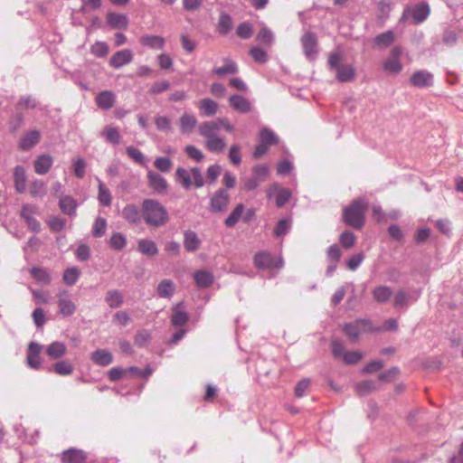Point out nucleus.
Wrapping results in <instances>:
<instances>
[{
  "label": "nucleus",
  "mask_w": 463,
  "mask_h": 463,
  "mask_svg": "<svg viewBox=\"0 0 463 463\" xmlns=\"http://www.w3.org/2000/svg\"><path fill=\"white\" fill-rule=\"evenodd\" d=\"M221 128L229 133L234 131V126L226 118L203 121L198 127L199 134L205 138L204 146L211 153L220 154L227 146L224 137L218 135Z\"/></svg>",
  "instance_id": "f257e3e1"
},
{
  "label": "nucleus",
  "mask_w": 463,
  "mask_h": 463,
  "mask_svg": "<svg viewBox=\"0 0 463 463\" xmlns=\"http://www.w3.org/2000/svg\"><path fill=\"white\" fill-rule=\"evenodd\" d=\"M142 219L152 228L165 226L169 221L166 208L156 199H144L141 203Z\"/></svg>",
  "instance_id": "f03ea898"
},
{
  "label": "nucleus",
  "mask_w": 463,
  "mask_h": 463,
  "mask_svg": "<svg viewBox=\"0 0 463 463\" xmlns=\"http://www.w3.org/2000/svg\"><path fill=\"white\" fill-rule=\"evenodd\" d=\"M368 207V203L364 198H358L345 207L343 213L345 222L354 228L361 229L364 224V214Z\"/></svg>",
  "instance_id": "7ed1b4c3"
},
{
  "label": "nucleus",
  "mask_w": 463,
  "mask_h": 463,
  "mask_svg": "<svg viewBox=\"0 0 463 463\" xmlns=\"http://www.w3.org/2000/svg\"><path fill=\"white\" fill-rule=\"evenodd\" d=\"M342 54L338 52H332L328 58V68L335 71V79L340 82H350L355 77V69L351 64L342 63Z\"/></svg>",
  "instance_id": "20e7f679"
},
{
  "label": "nucleus",
  "mask_w": 463,
  "mask_h": 463,
  "mask_svg": "<svg viewBox=\"0 0 463 463\" xmlns=\"http://www.w3.org/2000/svg\"><path fill=\"white\" fill-rule=\"evenodd\" d=\"M342 328L353 343L358 342L359 336L363 333L380 331V327L373 326L371 320L365 318L345 323L343 325Z\"/></svg>",
  "instance_id": "39448f33"
},
{
  "label": "nucleus",
  "mask_w": 463,
  "mask_h": 463,
  "mask_svg": "<svg viewBox=\"0 0 463 463\" xmlns=\"http://www.w3.org/2000/svg\"><path fill=\"white\" fill-rule=\"evenodd\" d=\"M175 175L177 181L185 190H189L193 185L196 188H201L204 184L203 176L198 167H192L190 170L178 167Z\"/></svg>",
  "instance_id": "423d86ee"
},
{
  "label": "nucleus",
  "mask_w": 463,
  "mask_h": 463,
  "mask_svg": "<svg viewBox=\"0 0 463 463\" xmlns=\"http://www.w3.org/2000/svg\"><path fill=\"white\" fill-rule=\"evenodd\" d=\"M430 14V5L427 3L422 2L414 5L407 6L403 10L400 22L405 23L409 16H411L414 24H420L428 18Z\"/></svg>",
  "instance_id": "0eeeda50"
},
{
  "label": "nucleus",
  "mask_w": 463,
  "mask_h": 463,
  "mask_svg": "<svg viewBox=\"0 0 463 463\" xmlns=\"http://www.w3.org/2000/svg\"><path fill=\"white\" fill-rule=\"evenodd\" d=\"M254 264L260 269L275 270L282 268L283 260L281 258H276L269 252L262 251L254 256Z\"/></svg>",
  "instance_id": "6e6552de"
},
{
  "label": "nucleus",
  "mask_w": 463,
  "mask_h": 463,
  "mask_svg": "<svg viewBox=\"0 0 463 463\" xmlns=\"http://www.w3.org/2000/svg\"><path fill=\"white\" fill-rule=\"evenodd\" d=\"M39 213V208L34 204H24L21 210V217L33 232H39L41 230V223L35 218Z\"/></svg>",
  "instance_id": "1a4fd4ad"
},
{
  "label": "nucleus",
  "mask_w": 463,
  "mask_h": 463,
  "mask_svg": "<svg viewBox=\"0 0 463 463\" xmlns=\"http://www.w3.org/2000/svg\"><path fill=\"white\" fill-rule=\"evenodd\" d=\"M229 203L230 194L227 191L221 188L211 197L209 209L212 213H222L227 210Z\"/></svg>",
  "instance_id": "9d476101"
},
{
  "label": "nucleus",
  "mask_w": 463,
  "mask_h": 463,
  "mask_svg": "<svg viewBox=\"0 0 463 463\" xmlns=\"http://www.w3.org/2000/svg\"><path fill=\"white\" fill-rule=\"evenodd\" d=\"M57 304L59 312L63 317H71L76 311V305L71 299L70 292L66 289L59 290L57 294Z\"/></svg>",
  "instance_id": "9b49d317"
},
{
  "label": "nucleus",
  "mask_w": 463,
  "mask_h": 463,
  "mask_svg": "<svg viewBox=\"0 0 463 463\" xmlns=\"http://www.w3.org/2000/svg\"><path fill=\"white\" fill-rule=\"evenodd\" d=\"M301 44L306 57L314 60L317 53V39L315 33L307 32L301 37Z\"/></svg>",
  "instance_id": "f8f14e48"
},
{
  "label": "nucleus",
  "mask_w": 463,
  "mask_h": 463,
  "mask_svg": "<svg viewBox=\"0 0 463 463\" xmlns=\"http://www.w3.org/2000/svg\"><path fill=\"white\" fill-rule=\"evenodd\" d=\"M401 54V49L394 46L391 50L390 57L383 62V69L390 73H399L402 69V65L400 61Z\"/></svg>",
  "instance_id": "ddd939ff"
},
{
  "label": "nucleus",
  "mask_w": 463,
  "mask_h": 463,
  "mask_svg": "<svg viewBox=\"0 0 463 463\" xmlns=\"http://www.w3.org/2000/svg\"><path fill=\"white\" fill-rule=\"evenodd\" d=\"M268 196H275L277 207L281 208L289 201L291 192L288 188H282L274 184L268 190Z\"/></svg>",
  "instance_id": "4468645a"
},
{
  "label": "nucleus",
  "mask_w": 463,
  "mask_h": 463,
  "mask_svg": "<svg viewBox=\"0 0 463 463\" xmlns=\"http://www.w3.org/2000/svg\"><path fill=\"white\" fill-rule=\"evenodd\" d=\"M134 58L133 52L129 49H124L115 52L109 59V65L114 69L129 64Z\"/></svg>",
  "instance_id": "2eb2a0df"
},
{
  "label": "nucleus",
  "mask_w": 463,
  "mask_h": 463,
  "mask_svg": "<svg viewBox=\"0 0 463 463\" xmlns=\"http://www.w3.org/2000/svg\"><path fill=\"white\" fill-rule=\"evenodd\" d=\"M121 215L126 222L132 225L139 224L142 220L141 208L138 209L134 203L125 205L121 211Z\"/></svg>",
  "instance_id": "dca6fc26"
},
{
  "label": "nucleus",
  "mask_w": 463,
  "mask_h": 463,
  "mask_svg": "<svg viewBox=\"0 0 463 463\" xmlns=\"http://www.w3.org/2000/svg\"><path fill=\"white\" fill-rule=\"evenodd\" d=\"M43 346L35 342H31L27 350V364L33 369H39L42 365L40 354Z\"/></svg>",
  "instance_id": "f3484780"
},
{
  "label": "nucleus",
  "mask_w": 463,
  "mask_h": 463,
  "mask_svg": "<svg viewBox=\"0 0 463 463\" xmlns=\"http://www.w3.org/2000/svg\"><path fill=\"white\" fill-rule=\"evenodd\" d=\"M40 139L41 132L39 130H29L21 137L19 147L23 151H29L39 143Z\"/></svg>",
  "instance_id": "a211bd4d"
},
{
  "label": "nucleus",
  "mask_w": 463,
  "mask_h": 463,
  "mask_svg": "<svg viewBox=\"0 0 463 463\" xmlns=\"http://www.w3.org/2000/svg\"><path fill=\"white\" fill-rule=\"evenodd\" d=\"M147 180L149 186L156 194H165L167 190L166 180L158 173L149 170L147 172Z\"/></svg>",
  "instance_id": "6ab92c4d"
},
{
  "label": "nucleus",
  "mask_w": 463,
  "mask_h": 463,
  "mask_svg": "<svg viewBox=\"0 0 463 463\" xmlns=\"http://www.w3.org/2000/svg\"><path fill=\"white\" fill-rule=\"evenodd\" d=\"M411 82L418 88H428L433 84V75L427 71H417L411 76Z\"/></svg>",
  "instance_id": "aec40b11"
},
{
  "label": "nucleus",
  "mask_w": 463,
  "mask_h": 463,
  "mask_svg": "<svg viewBox=\"0 0 463 463\" xmlns=\"http://www.w3.org/2000/svg\"><path fill=\"white\" fill-rule=\"evenodd\" d=\"M87 459V454L79 449L71 448L64 450L61 454V463H84Z\"/></svg>",
  "instance_id": "412c9836"
},
{
  "label": "nucleus",
  "mask_w": 463,
  "mask_h": 463,
  "mask_svg": "<svg viewBox=\"0 0 463 463\" xmlns=\"http://www.w3.org/2000/svg\"><path fill=\"white\" fill-rule=\"evenodd\" d=\"M140 43L152 50H162L165 47V40L159 35L144 34L139 39Z\"/></svg>",
  "instance_id": "4be33fe9"
},
{
  "label": "nucleus",
  "mask_w": 463,
  "mask_h": 463,
  "mask_svg": "<svg viewBox=\"0 0 463 463\" xmlns=\"http://www.w3.org/2000/svg\"><path fill=\"white\" fill-rule=\"evenodd\" d=\"M115 101L116 95L111 90H103L96 97L97 106L103 110L111 109Z\"/></svg>",
  "instance_id": "5701e85b"
},
{
  "label": "nucleus",
  "mask_w": 463,
  "mask_h": 463,
  "mask_svg": "<svg viewBox=\"0 0 463 463\" xmlns=\"http://www.w3.org/2000/svg\"><path fill=\"white\" fill-rule=\"evenodd\" d=\"M59 207L62 213L74 217L78 207L77 201L70 195H63L60 198Z\"/></svg>",
  "instance_id": "b1692460"
},
{
  "label": "nucleus",
  "mask_w": 463,
  "mask_h": 463,
  "mask_svg": "<svg viewBox=\"0 0 463 463\" xmlns=\"http://www.w3.org/2000/svg\"><path fill=\"white\" fill-rule=\"evenodd\" d=\"M189 319L185 311H184V305L182 302L176 304L173 308V315L171 317V324L174 326H184Z\"/></svg>",
  "instance_id": "393cba45"
},
{
  "label": "nucleus",
  "mask_w": 463,
  "mask_h": 463,
  "mask_svg": "<svg viewBox=\"0 0 463 463\" xmlns=\"http://www.w3.org/2000/svg\"><path fill=\"white\" fill-rule=\"evenodd\" d=\"M196 126V117L192 113L184 112L179 118V128L183 134L193 132Z\"/></svg>",
  "instance_id": "a878e982"
},
{
  "label": "nucleus",
  "mask_w": 463,
  "mask_h": 463,
  "mask_svg": "<svg viewBox=\"0 0 463 463\" xmlns=\"http://www.w3.org/2000/svg\"><path fill=\"white\" fill-rule=\"evenodd\" d=\"M52 164V156L46 154L40 155L34 161V171L38 175H45L49 172Z\"/></svg>",
  "instance_id": "bb28decb"
},
{
  "label": "nucleus",
  "mask_w": 463,
  "mask_h": 463,
  "mask_svg": "<svg viewBox=\"0 0 463 463\" xmlns=\"http://www.w3.org/2000/svg\"><path fill=\"white\" fill-rule=\"evenodd\" d=\"M229 101L231 107L240 113H248L251 110L250 101L241 95H232Z\"/></svg>",
  "instance_id": "cd10ccee"
},
{
  "label": "nucleus",
  "mask_w": 463,
  "mask_h": 463,
  "mask_svg": "<svg viewBox=\"0 0 463 463\" xmlns=\"http://www.w3.org/2000/svg\"><path fill=\"white\" fill-rule=\"evenodd\" d=\"M91 360L99 366H108L113 362V355L107 349H98L91 354Z\"/></svg>",
  "instance_id": "c85d7f7f"
},
{
  "label": "nucleus",
  "mask_w": 463,
  "mask_h": 463,
  "mask_svg": "<svg viewBox=\"0 0 463 463\" xmlns=\"http://www.w3.org/2000/svg\"><path fill=\"white\" fill-rule=\"evenodd\" d=\"M200 245L201 241L194 232L188 230L184 232V247L187 251H195Z\"/></svg>",
  "instance_id": "c756f323"
},
{
  "label": "nucleus",
  "mask_w": 463,
  "mask_h": 463,
  "mask_svg": "<svg viewBox=\"0 0 463 463\" xmlns=\"http://www.w3.org/2000/svg\"><path fill=\"white\" fill-rule=\"evenodd\" d=\"M26 179L24 168L22 165L15 166L14 170V182L17 193L22 194L25 191Z\"/></svg>",
  "instance_id": "7c9ffc66"
},
{
  "label": "nucleus",
  "mask_w": 463,
  "mask_h": 463,
  "mask_svg": "<svg viewBox=\"0 0 463 463\" xmlns=\"http://www.w3.org/2000/svg\"><path fill=\"white\" fill-rule=\"evenodd\" d=\"M199 110L206 117L214 116L219 109V105L213 99L206 98L198 102Z\"/></svg>",
  "instance_id": "2f4dec72"
},
{
  "label": "nucleus",
  "mask_w": 463,
  "mask_h": 463,
  "mask_svg": "<svg viewBox=\"0 0 463 463\" xmlns=\"http://www.w3.org/2000/svg\"><path fill=\"white\" fill-rule=\"evenodd\" d=\"M107 22L112 28L126 29L128 25V17L121 14L109 13Z\"/></svg>",
  "instance_id": "473e14b6"
},
{
  "label": "nucleus",
  "mask_w": 463,
  "mask_h": 463,
  "mask_svg": "<svg viewBox=\"0 0 463 463\" xmlns=\"http://www.w3.org/2000/svg\"><path fill=\"white\" fill-rule=\"evenodd\" d=\"M256 40L267 47H271L274 43L275 36L269 28L266 25H262L256 35Z\"/></svg>",
  "instance_id": "72a5a7b5"
},
{
  "label": "nucleus",
  "mask_w": 463,
  "mask_h": 463,
  "mask_svg": "<svg viewBox=\"0 0 463 463\" xmlns=\"http://www.w3.org/2000/svg\"><path fill=\"white\" fill-rule=\"evenodd\" d=\"M157 295L163 298H170L175 294V286L170 279L162 280L157 286Z\"/></svg>",
  "instance_id": "f704fd0d"
},
{
  "label": "nucleus",
  "mask_w": 463,
  "mask_h": 463,
  "mask_svg": "<svg viewBox=\"0 0 463 463\" xmlns=\"http://www.w3.org/2000/svg\"><path fill=\"white\" fill-rule=\"evenodd\" d=\"M196 285L199 288H208L213 282V276L207 270H198L194 274Z\"/></svg>",
  "instance_id": "c9c22d12"
},
{
  "label": "nucleus",
  "mask_w": 463,
  "mask_h": 463,
  "mask_svg": "<svg viewBox=\"0 0 463 463\" xmlns=\"http://www.w3.org/2000/svg\"><path fill=\"white\" fill-rule=\"evenodd\" d=\"M66 345L62 342L55 341L50 344L46 353L52 359H58L66 354Z\"/></svg>",
  "instance_id": "e433bc0d"
},
{
  "label": "nucleus",
  "mask_w": 463,
  "mask_h": 463,
  "mask_svg": "<svg viewBox=\"0 0 463 463\" xmlns=\"http://www.w3.org/2000/svg\"><path fill=\"white\" fill-rule=\"evenodd\" d=\"M137 247H138V250L146 256H155L158 253V249H157L156 244L151 240H147V239L140 240L138 241Z\"/></svg>",
  "instance_id": "4c0bfd02"
},
{
  "label": "nucleus",
  "mask_w": 463,
  "mask_h": 463,
  "mask_svg": "<svg viewBox=\"0 0 463 463\" xmlns=\"http://www.w3.org/2000/svg\"><path fill=\"white\" fill-rule=\"evenodd\" d=\"M96 179L99 184L98 200L99 203L103 206H110L112 201L110 191L104 185V184L99 177H97Z\"/></svg>",
  "instance_id": "58836bf2"
},
{
  "label": "nucleus",
  "mask_w": 463,
  "mask_h": 463,
  "mask_svg": "<svg viewBox=\"0 0 463 463\" xmlns=\"http://www.w3.org/2000/svg\"><path fill=\"white\" fill-rule=\"evenodd\" d=\"M238 71L236 63L230 60L224 59V65L222 67H216L213 70V72L218 76H224L228 74H234Z\"/></svg>",
  "instance_id": "ea45409f"
},
{
  "label": "nucleus",
  "mask_w": 463,
  "mask_h": 463,
  "mask_svg": "<svg viewBox=\"0 0 463 463\" xmlns=\"http://www.w3.org/2000/svg\"><path fill=\"white\" fill-rule=\"evenodd\" d=\"M217 28L220 34H228L232 28V19L231 15L226 13H222L219 18Z\"/></svg>",
  "instance_id": "a19ab883"
},
{
  "label": "nucleus",
  "mask_w": 463,
  "mask_h": 463,
  "mask_svg": "<svg viewBox=\"0 0 463 463\" xmlns=\"http://www.w3.org/2000/svg\"><path fill=\"white\" fill-rule=\"evenodd\" d=\"M392 295V291L390 287L387 286H379L376 287L373 291V298L378 302H386L388 301Z\"/></svg>",
  "instance_id": "79ce46f5"
},
{
  "label": "nucleus",
  "mask_w": 463,
  "mask_h": 463,
  "mask_svg": "<svg viewBox=\"0 0 463 463\" xmlns=\"http://www.w3.org/2000/svg\"><path fill=\"white\" fill-rule=\"evenodd\" d=\"M243 211L244 205L242 203L237 204L230 215L225 219V225L227 227H233L239 222Z\"/></svg>",
  "instance_id": "37998d69"
},
{
  "label": "nucleus",
  "mask_w": 463,
  "mask_h": 463,
  "mask_svg": "<svg viewBox=\"0 0 463 463\" xmlns=\"http://www.w3.org/2000/svg\"><path fill=\"white\" fill-rule=\"evenodd\" d=\"M105 300L111 308H117L122 305L123 297L118 290H109L106 295Z\"/></svg>",
  "instance_id": "c03bdc74"
},
{
  "label": "nucleus",
  "mask_w": 463,
  "mask_h": 463,
  "mask_svg": "<svg viewBox=\"0 0 463 463\" xmlns=\"http://www.w3.org/2000/svg\"><path fill=\"white\" fill-rule=\"evenodd\" d=\"M260 139L269 147L278 142L277 135L268 128H263L260 133Z\"/></svg>",
  "instance_id": "a18cd8bd"
},
{
  "label": "nucleus",
  "mask_w": 463,
  "mask_h": 463,
  "mask_svg": "<svg viewBox=\"0 0 463 463\" xmlns=\"http://www.w3.org/2000/svg\"><path fill=\"white\" fill-rule=\"evenodd\" d=\"M52 370L59 375H70L73 372V366L67 361H59L53 364Z\"/></svg>",
  "instance_id": "49530a36"
},
{
  "label": "nucleus",
  "mask_w": 463,
  "mask_h": 463,
  "mask_svg": "<svg viewBox=\"0 0 463 463\" xmlns=\"http://www.w3.org/2000/svg\"><path fill=\"white\" fill-rule=\"evenodd\" d=\"M394 39L395 36L393 32L387 31L377 35L374 39V43L378 46L387 47L393 43Z\"/></svg>",
  "instance_id": "de8ad7c7"
},
{
  "label": "nucleus",
  "mask_w": 463,
  "mask_h": 463,
  "mask_svg": "<svg viewBox=\"0 0 463 463\" xmlns=\"http://www.w3.org/2000/svg\"><path fill=\"white\" fill-rule=\"evenodd\" d=\"M236 33L241 39H249L253 34V26L249 22H243L237 27Z\"/></svg>",
  "instance_id": "09e8293b"
},
{
  "label": "nucleus",
  "mask_w": 463,
  "mask_h": 463,
  "mask_svg": "<svg viewBox=\"0 0 463 463\" xmlns=\"http://www.w3.org/2000/svg\"><path fill=\"white\" fill-rule=\"evenodd\" d=\"M126 152L128 155V156L136 163L141 165H146V161L145 156L139 149L130 146L127 147Z\"/></svg>",
  "instance_id": "8fccbe9b"
},
{
  "label": "nucleus",
  "mask_w": 463,
  "mask_h": 463,
  "mask_svg": "<svg viewBox=\"0 0 463 463\" xmlns=\"http://www.w3.org/2000/svg\"><path fill=\"white\" fill-rule=\"evenodd\" d=\"M32 276L38 281L49 284L51 282V278L48 271L43 268L34 267L31 269Z\"/></svg>",
  "instance_id": "3c124183"
},
{
  "label": "nucleus",
  "mask_w": 463,
  "mask_h": 463,
  "mask_svg": "<svg viewBox=\"0 0 463 463\" xmlns=\"http://www.w3.org/2000/svg\"><path fill=\"white\" fill-rule=\"evenodd\" d=\"M36 106H37L36 99L33 96L27 95V96H23L20 98V99L18 100V102L16 104V109L18 110H22L24 109H34V108H36Z\"/></svg>",
  "instance_id": "603ef678"
},
{
  "label": "nucleus",
  "mask_w": 463,
  "mask_h": 463,
  "mask_svg": "<svg viewBox=\"0 0 463 463\" xmlns=\"http://www.w3.org/2000/svg\"><path fill=\"white\" fill-rule=\"evenodd\" d=\"M30 194L33 197H43L46 194V185L43 181L33 182L30 187Z\"/></svg>",
  "instance_id": "864d4df0"
},
{
  "label": "nucleus",
  "mask_w": 463,
  "mask_h": 463,
  "mask_svg": "<svg viewBox=\"0 0 463 463\" xmlns=\"http://www.w3.org/2000/svg\"><path fill=\"white\" fill-rule=\"evenodd\" d=\"M126 237L119 232L112 234L109 240L110 247L117 250H122L126 246Z\"/></svg>",
  "instance_id": "5fc2aeb1"
},
{
  "label": "nucleus",
  "mask_w": 463,
  "mask_h": 463,
  "mask_svg": "<svg viewBox=\"0 0 463 463\" xmlns=\"http://www.w3.org/2000/svg\"><path fill=\"white\" fill-rule=\"evenodd\" d=\"M250 55L252 57L255 62L257 63H266L268 61V54L267 52L261 49L260 47H252L250 50Z\"/></svg>",
  "instance_id": "6e6d98bb"
},
{
  "label": "nucleus",
  "mask_w": 463,
  "mask_h": 463,
  "mask_svg": "<svg viewBox=\"0 0 463 463\" xmlns=\"http://www.w3.org/2000/svg\"><path fill=\"white\" fill-rule=\"evenodd\" d=\"M79 277H80L79 269L77 268H70L64 271L63 281L68 286H72L77 282V280L79 279Z\"/></svg>",
  "instance_id": "4d7b16f0"
},
{
  "label": "nucleus",
  "mask_w": 463,
  "mask_h": 463,
  "mask_svg": "<svg viewBox=\"0 0 463 463\" xmlns=\"http://www.w3.org/2000/svg\"><path fill=\"white\" fill-rule=\"evenodd\" d=\"M107 230V222L102 217H98L92 227V234L95 237H101Z\"/></svg>",
  "instance_id": "13d9d810"
},
{
  "label": "nucleus",
  "mask_w": 463,
  "mask_h": 463,
  "mask_svg": "<svg viewBox=\"0 0 463 463\" xmlns=\"http://www.w3.org/2000/svg\"><path fill=\"white\" fill-rule=\"evenodd\" d=\"M90 52L96 57H105L109 52V45L104 42H96L91 45Z\"/></svg>",
  "instance_id": "bf43d9fd"
},
{
  "label": "nucleus",
  "mask_w": 463,
  "mask_h": 463,
  "mask_svg": "<svg viewBox=\"0 0 463 463\" xmlns=\"http://www.w3.org/2000/svg\"><path fill=\"white\" fill-rule=\"evenodd\" d=\"M376 388L373 381H363L355 385V391L359 395H366Z\"/></svg>",
  "instance_id": "052dcab7"
},
{
  "label": "nucleus",
  "mask_w": 463,
  "mask_h": 463,
  "mask_svg": "<svg viewBox=\"0 0 463 463\" xmlns=\"http://www.w3.org/2000/svg\"><path fill=\"white\" fill-rule=\"evenodd\" d=\"M108 142L117 145L119 144L121 137L118 128L113 127L107 128L103 132Z\"/></svg>",
  "instance_id": "680f3d73"
},
{
  "label": "nucleus",
  "mask_w": 463,
  "mask_h": 463,
  "mask_svg": "<svg viewBox=\"0 0 463 463\" xmlns=\"http://www.w3.org/2000/svg\"><path fill=\"white\" fill-rule=\"evenodd\" d=\"M155 124L159 131L168 132L172 128L171 120L165 116H156Z\"/></svg>",
  "instance_id": "e2e57ef3"
},
{
  "label": "nucleus",
  "mask_w": 463,
  "mask_h": 463,
  "mask_svg": "<svg viewBox=\"0 0 463 463\" xmlns=\"http://www.w3.org/2000/svg\"><path fill=\"white\" fill-rule=\"evenodd\" d=\"M170 88V82L168 80H158L153 83L149 90V94L156 95L166 91Z\"/></svg>",
  "instance_id": "0e129e2a"
},
{
  "label": "nucleus",
  "mask_w": 463,
  "mask_h": 463,
  "mask_svg": "<svg viewBox=\"0 0 463 463\" xmlns=\"http://www.w3.org/2000/svg\"><path fill=\"white\" fill-rule=\"evenodd\" d=\"M229 159L230 161L235 165H239L241 162V146L239 144H233L230 147L229 150Z\"/></svg>",
  "instance_id": "69168bd1"
},
{
  "label": "nucleus",
  "mask_w": 463,
  "mask_h": 463,
  "mask_svg": "<svg viewBox=\"0 0 463 463\" xmlns=\"http://www.w3.org/2000/svg\"><path fill=\"white\" fill-rule=\"evenodd\" d=\"M150 338H151L150 332L143 329V330L137 331V333L135 335L134 342H135L136 345L142 347L146 345V343L150 340Z\"/></svg>",
  "instance_id": "338daca9"
},
{
  "label": "nucleus",
  "mask_w": 463,
  "mask_h": 463,
  "mask_svg": "<svg viewBox=\"0 0 463 463\" xmlns=\"http://www.w3.org/2000/svg\"><path fill=\"white\" fill-rule=\"evenodd\" d=\"M155 167L161 172L166 173L170 171L173 163L168 157H157L154 162Z\"/></svg>",
  "instance_id": "774afa93"
}]
</instances>
